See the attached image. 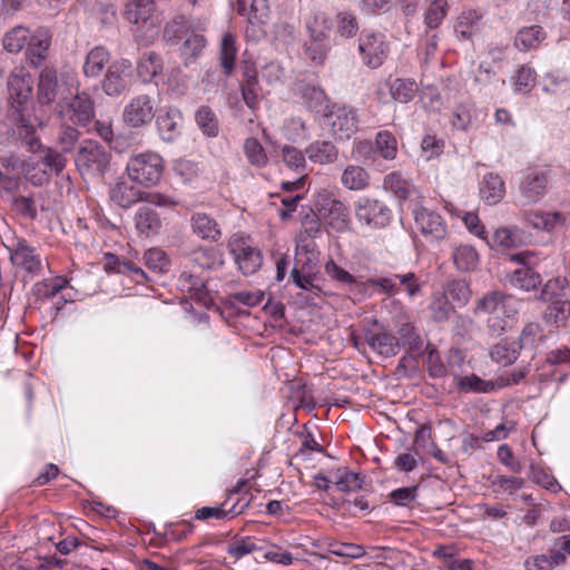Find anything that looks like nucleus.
Listing matches in <instances>:
<instances>
[{
    "instance_id": "1",
    "label": "nucleus",
    "mask_w": 570,
    "mask_h": 570,
    "mask_svg": "<svg viewBox=\"0 0 570 570\" xmlns=\"http://www.w3.org/2000/svg\"><path fill=\"white\" fill-rule=\"evenodd\" d=\"M475 314H487V325L494 334H502L508 326V318L518 313V301L501 291L484 294L475 304Z\"/></svg>"
},
{
    "instance_id": "2",
    "label": "nucleus",
    "mask_w": 570,
    "mask_h": 570,
    "mask_svg": "<svg viewBox=\"0 0 570 570\" xmlns=\"http://www.w3.org/2000/svg\"><path fill=\"white\" fill-rule=\"evenodd\" d=\"M125 14L130 23L138 26L139 37L145 42H153L158 37L164 17L155 0H129Z\"/></svg>"
},
{
    "instance_id": "3",
    "label": "nucleus",
    "mask_w": 570,
    "mask_h": 570,
    "mask_svg": "<svg viewBox=\"0 0 570 570\" xmlns=\"http://www.w3.org/2000/svg\"><path fill=\"white\" fill-rule=\"evenodd\" d=\"M126 171L131 181L147 188L153 187L161 179L164 161L156 153L138 154L128 160Z\"/></svg>"
},
{
    "instance_id": "4",
    "label": "nucleus",
    "mask_w": 570,
    "mask_h": 570,
    "mask_svg": "<svg viewBox=\"0 0 570 570\" xmlns=\"http://www.w3.org/2000/svg\"><path fill=\"white\" fill-rule=\"evenodd\" d=\"M33 80L31 75L23 68H14L7 81L9 102L12 116L23 122V110L29 104L32 92Z\"/></svg>"
},
{
    "instance_id": "5",
    "label": "nucleus",
    "mask_w": 570,
    "mask_h": 570,
    "mask_svg": "<svg viewBox=\"0 0 570 570\" xmlns=\"http://www.w3.org/2000/svg\"><path fill=\"white\" fill-rule=\"evenodd\" d=\"M75 163L82 176H102L110 164V154L97 141L86 140L75 157Z\"/></svg>"
},
{
    "instance_id": "6",
    "label": "nucleus",
    "mask_w": 570,
    "mask_h": 570,
    "mask_svg": "<svg viewBox=\"0 0 570 570\" xmlns=\"http://www.w3.org/2000/svg\"><path fill=\"white\" fill-rule=\"evenodd\" d=\"M508 259L520 265L509 277L512 286L530 292L541 285V275L534 269L538 258L533 252L523 250L510 254Z\"/></svg>"
},
{
    "instance_id": "7",
    "label": "nucleus",
    "mask_w": 570,
    "mask_h": 570,
    "mask_svg": "<svg viewBox=\"0 0 570 570\" xmlns=\"http://www.w3.org/2000/svg\"><path fill=\"white\" fill-rule=\"evenodd\" d=\"M324 118L337 140H348L357 131V118L353 108L334 104L324 114Z\"/></svg>"
},
{
    "instance_id": "8",
    "label": "nucleus",
    "mask_w": 570,
    "mask_h": 570,
    "mask_svg": "<svg viewBox=\"0 0 570 570\" xmlns=\"http://www.w3.org/2000/svg\"><path fill=\"white\" fill-rule=\"evenodd\" d=\"M358 51L362 61L371 69H376L383 65L387 58L390 46L385 41V36L381 32H363L358 39Z\"/></svg>"
},
{
    "instance_id": "9",
    "label": "nucleus",
    "mask_w": 570,
    "mask_h": 570,
    "mask_svg": "<svg viewBox=\"0 0 570 570\" xmlns=\"http://www.w3.org/2000/svg\"><path fill=\"white\" fill-rule=\"evenodd\" d=\"M132 65L127 59L114 61L102 80V90L108 96H120L130 85Z\"/></svg>"
},
{
    "instance_id": "10",
    "label": "nucleus",
    "mask_w": 570,
    "mask_h": 570,
    "mask_svg": "<svg viewBox=\"0 0 570 570\" xmlns=\"http://www.w3.org/2000/svg\"><path fill=\"white\" fill-rule=\"evenodd\" d=\"M355 215L358 222L374 227H385L392 218V212L385 204L367 197L357 200Z\"/></svg>"
},
{
    "instance_id": "11",
    "label": "nucleus",
    "mask_w": 570,
    "mask_h": 570,
    "mask_svg": "<svg viewBox=\"0 0 570 570\" xmlns=\"http://www.w3.org/2000/svg\"><path fill=\"white\" fill-rule=\"evenodd\" d=\"M320 210L324 213L326 223L337 232H345L350 226V214L345 204L336 199L328 190L318 195Z\"/></svg>"
},
{
    "instance_id": "12",
    "label": "nucleus",
    "mask_w": 570,
    "mask_h": 570,
    "mask_svg": "<svg viewBox=\"0 0 570 570\" xmlns=\"http://www.w3.org/2000/svg\"><path fill=\"white\" fill-rule=\"evenodd\" d=\"M155 117V107L150 96L141 94L132 97L125 106L122 120L132 128H140L149 124Z\"/></svg>"
},
{
    "instance_id": "13",
    "label": "nucleus",
    "mask_w": 570,
    "mask_h": 570,
    "mask_svg": "<svg viewBox=\"0 0 570 570\" xmlns=\"http://www.w3.org/2000/svg\"><path fill=\"white\" fill-rule=\"evenodd\" d=\"M364 340L372 351L382 356L390 357L400 352L399 340L376 321L371 327L365 328Z\"/></svg>"
},
{
    "instance_id": "14",
    "label": "nucleus",
    "mask_w": 570,
    "mask_h": 570,
    "mask_svg": "<svg viewBox=\"0 0 570 570\" xmlns=\"http://www.w3.org/2000/svg\"><path fill=\"white\" fill-rule=\"evenodd\" d=\"M61 114H66L73 125L86 127L95 118V102L89 94L77 92Z\"/></svg>"
},
{
    "instance_id": "15",
    "label": "nucleus",
    "mask_w": 570,
    "mask_h": 570,
    "mask_svg": "<svg viewBox=\"0 0 570 570\" xmlns=\"http://www.w3.org/2000/svg\"><path fill=\"white\" fill-rule=\"evenodd\" d=\"M414 220L420 232L431 240H441L446 235V226L442 217L424 207L413 209Z\"/></svg>"
},
{
    "instance_id": "16",
    "label": "nucleus",
    "mask_w": 570,
    "mask_h": 570,
    "mask_svg": "<svg viewBox=\"0 0 570 570\" xmlns=\"http://www.w3.org/2000/svg\"><path fill=\"white\" fill-rule=\"evenodd\" d=\"M549 170L527 169L520 183V193L528 203L538 202L546 193Z\"/></svg>"
},
{
    "instance_id": "17",
    "label": "nucleus",
    "mask_w": 570,
    "mask_h": 570,
    "mask_svg": "<svg viewBox=\"0 0 570 570\" xmlns=\"http://www.w3.org/2000/svg\"><path fill=\"white\" fill-rule=\"evenodd\" d=\"M10 259L13 265L20 267L31 276L38 275L42 271L40 256L26 240H18L14 248L11 249Z\"/></svg>"
},
{
    "instance_id": "18",
    "label": "nucleus",
    "mask_w": 570,
    "mask_h": 570,
    "mask_svg": "<svg viewBox=\"0 0 570 570\" xmlns=\"http://www.w3.org/2000/svg\"><path fill=\"white\" fill-rule=\"evenodd\" d=\"M41 153L42 155L40 156V160L37 161L38 166H42L40 169L41 176H30V179L33 184H42V181L49 179L51 174L58 175L66 167L67 159L65 158L62 151H58L51 147H46L41 149Z\"/></svg>"
},
{
    "instance_id": "19",
    "label": "nucleus",
    "mask_w": 570,
    "mask_h": 570,
    "mask_svg": "<svg viewBox=\"0 0 570 570\" xmlns=\"http://www.w3.org/2000/svg\"><path fill=\"white\" fill-rule=\"evenodd\" d=\"M190 227L193 233L203 240L215 243L222 237V229L218 222L203 212H197L191 215Z\"/></svg>"
},
{
    "instance_id": "20",
    "label": "nucleus",
    "mask_w": 570,
    "mask_h": 570,
    "mask_svg": "<svg viewBox=\"0 0 570 570\" xmlns=\"http://www.w3.org/2000/svg\"><path fill=\"white\" fill-rule=\"evenodd\" d=\"M233 253L238 268L244 275H253L261 268L263 256L258 248L238 243L233 247Z\"/></svg>"
},
{
    "instance_id": "21",
    "label": "nucleus",
    "mask_w": 570,
    "mask_h": 570,
    "mask_svg": "<svg viewBox=\"0 0 570 570\" xmlns=\"http://www.w3.org/2000/svg\"><path fill=\"white\" fill-rule=\"evenodd\" d=\"M59 94V83L57 70L51 66H46L39 73L37 99L41 105H50Z\"/></svg>"
},
{
    "instance_id": "22",
    "label": "nucleus",
    "mask_w": 570,
    "mask_h": 570,
    "mask_svg": "<svg viewBox=\"0 0 570 570\" xmlns=\"http://www.w3.org/2000/svg\"><path fill=\"white\" fill-rule=\"evenodd\" d=\"M110 199L121 208H129L144 200V191L136 188L125 179H118L109 190Z\"/></svg>"
},
{
    "instance_id": "23",
    "label": "nucleus",
    "mask_w": 570,
    "mask_h": 570,
    "mask_svg": "<svg viewBox=\"0 0 570 570\" xmlns=\"http://www.w3.org/2000/svg\"><path fill=\"white\" fill-rule=\"evenodd\" d=\"M134 222L138 234L145 237L157 235L163 225L159 214L150 206H140L135 213Z\"/></svg>"
},
{
    "instance_id": "24",
    "label": "nucleus",
    "mask_w": 570,
    "mask_h": 570,
    "mask_svg": "<svg viewBox=\"0 0 570 570\" xmlns=\"http://www.w3.org/2000/svg\"><path fill=\"white\" fill-rule=\"evenodd\" d=\"M524 218L533 228L546 232H552L566 224V216L559 212H527Z\"/></svg>"
},
{
    "instance_id": "25",
    "label": "nucleus",
    "mask_w": 570,
    "mask_h": 570,
    "mask_svg": "<svg viewBox=\"0 0 570 570\" xmlns=\"http://www.w3.org/2000/svg\"><path fill=\"white\" fill-rule=\"evenodd\" d=\"M505 194L503 179L493 173L487 174L480 183V196L488 205H495Z\"/></svg>"
},
{
    "instance_id": "26",
    "label": "nucleus",
    "mask_w": 570,
    "mask_h": 570,
    "mask_svg": "<svg viewBox=\"0 0 570 570\" xmlns=\"http://www.w3.org/2000/svg\"><path fill=\"white\" fill-rule=\"evenodd\" d=\"M569 317L570 301L567 298H557L551 301L542 313L543 322L556 327L566 326Z\"/></svg>"
},
{
    "instance_id": "27",
    "label": "nucleus",
    "mask_w": 570,
    "mask_h": 570,
    "mask_svg": "<svg viewBox=\"0 0 570 570\" xmlns=\"http://www.w3.org/2000/svg\"><path fill=\"white\" fill-rule=\"evenodd\" d=\"M306 154L311 161L320 165L333 164L338 158V149L333 142L327 140H317L309 144L306 148Z\"/></svg>"
},
{
    "instance_id": "28",
    "label": "nucleus",
    "mask_w": 570,
    "mask_h": 570,
    "mask_svg": "<svg viewBox=\"0 0 570 570\" xmlns=\"http://www.w3.org/2000/svg\"><path fill=\"white\" fill-rule=\"evenodd\" d=\"M157 128L165 141H173L180 134L181 114L177 109H168L157 117Z\"/></svg>"
},
{
    "instance_id": "29",
    "label": "nucleus",
    "mask_w": 570,
    "mask_h": 570,
    "mask_svg": "<svg viewBox=\"0 0 570 570\" xmlns=\"http://www.w3.org/2000/svg\"><path fill=\"white\" fill-rule=\"evenodd\" d=\"M50 37L45 31H38L29 39L27 59L33 68H39L47 57Z\"/></svg>"
},
{
    "instance_id": "30",
    "label": "nucleus",
    "mask_w": 570,
    "mask_h": 570,
    "mask_svg": "<svg viewBox=\"0 0 570 570\" xmlns=\"http://www.w3.org/2000/svg\"><path fill=\"white\" fill-rule=\"evenodd\" d=\"M482 14L476 10H465L459 17L455 24L456 37L461 40H470L479 30Z\"/></svg>"
},
{
    "instance_id": "31",
    "label": "nucleus",
    "mask_w": 570,
    "mask_h": 570,
    "mask_svg": "<svg viewBox=\"0 0 570 570\" xmlns=\"http://www.w3.org/2000/svg\"><path fill=\"white\" fill-rule=\"evenodd\" d=\"M383 187L385 190L391 191L400 202H405L413 194H416L415 187L396 171L385 176Z\"/></svg>"
},
{
    "instance_id": "32",
    "label": "nucleus",
    "mask_w": 570,
    "mask_h": 570,
    "mask_svg": "<svg viewBox=\"0 0 570 570\" xmlns=\"http://www.w3.org/2000/svg\"><path fill=\"white\" fill-rule=\"evenodd\" d=\"M341 183L350 190H363L370 185V175L361 166L348 165L342 173Z\"/></svg>"
},
{
    "instance_id": "33",
    "label": "nucleus",
    "mask_w": 570,
    "mask_h": 570,
    "mask_svg": "<svg viewBox=\"0 0 570 570\" xmlns=\"http://www.w3.org/2000/svg\"><path fill=\"white\" fill-rule=\"evenodd\" d=\"M190 32L188 19L183 14H178L165 24L163 38L169 45H177Z\"/></svg>"
},
{
    "instance_id": "34",
    "label": "nucleus",
    "mask_w": 570,
    "mask_h": 570,
    "mask_svg": "<svg viewBox=\"0 0 570 570\" xmlns=\"http://www.w3.org/2000/svg\"><path fill=\"white\" fill-rule=\"evenodd\" d=\"M546 38V32L540 26L522 28L518 31L514 46L521 51L537 49Z\"/></svg>"
},
{
    "instance_id": "35",
    "label": "nucleus",
    "mask_w": 570,
    "mask_h": 570,
    "mask_svg": "<svg viewBox=\"0 0 570 570\" xmlns=\"http://www.w3.org/2000/svg\"><path fill=\"white\" fill-rule=\"evenodd\" d=\"M301 97L304 104L314 112H321L323 110H328L331 106H327V97L324 90L320 87L313 85H302L299 88Z\"/></svg>"
},
{
    "instance_id": "36",
    "label": "nucleus",
    "mask_w": 570,
    "mask_h": 570,
    "mask_svg": "<svg viewBox=\"0 0 570 570\" xmlns=\"http://www.w3.org/2000/svg\"><path fill=\"white\" fill-rule=\"evenodd\" d=\"M163 70L161 57L154 52H146L137 63V72L144 82L150 81Z\"/></svg>"
},
{
    "instance_id": "37",
    "label": "nucleus",
    "mask_w": 570,
    "mask_h": 570,
    "mask_svg": "<svg viewBox=\"0 0 570 570\" xmlns=\"http://www.w3.org/2000/svg\"><path fill=\"white\" fill-rule=\"evenodd\" d=\"M453 263L458 269L470 272L476 268L479 254L471 245L462 244L456 246L452 253Z\"/></svg>"
},
{
    "instance_id": "38",
    "label": "nucleus",
    "mask_w": 570,
    "mask_h": 570,
    "mask_svg": "<svg viewBox=\"0 0 570 570\" xmlns=\"http://www.w3.org/2000/svg\"><path fill=\"white\" fill-rule=\"evenodd\" d=\"M237 55L236 39L233 33H224L220 42V66L226 76H230L235 68Z\"/></svg>"
},
{
    "instance_id": "39",
    "label": "nucleus",
    "mask_w": 570,
    "mask_h": 570,
    "mask_svg": "<svg viewBox=\"0 0 570 570\" xmlns=\"http://www.w3.org/2000/svg\"><path fill=\"white\" fill-rule=\"evenodd\" d=\"M307 31L309 40L316 42L328 43V38L332 31V21L324 13H317L313 20L307 22Z\"/></svg>"
},
{
    "instance_id": "40",
    "label": "nucleus",
    "mask_w": 570,
    "mask_h": 570,
    "mask_svg": "<svg viewBox=\"0 0 570 570\" xmlns=\"http://www.w3.org/2000/svg\"><path fill=\"white\" fill-rule=\"evenodd\" d=\"M109 60V52L104 47L92 48L87 57L83 65V72L87 77H97L102 71L105 65Z\"/></svg>"
},
{
    "instance_id": "41",
    "label": "nucleus",
    "mask_w": 570,
    "mask_h": 570,
    "mask_svg": "<svg viewBox=\"0 0 570 570\" xmlns=\"http://www.w3.org/2000/svg\"><path fill=\"white\" fill-rule=\"evenodd\" d=\"M400 348H407L410 352L421 353L423 348V338L411 323L402 324L397 330Z\"/></svg>"
},
{
    "instance_id": "42",
    "label": "nucleus",
    "mask_w": 570,
    "mask_h": 570,
    "mask_svg": "<svg viewBox=\"0 0 570 570\" xmlns=\"http://www.w3.org/2000/svg\"><path fill=\"white\" fill-rule=\"evenodd\" d=\"M206 38L203 35L191 31L185 39L180 52L185 65L193 62L206 47Z\"/></svg>"
},
{
    "instance_id": "43",
    "label": "nucleus",
    "mask_w": 570,
    "mask_h": 570,
    "mask_svg": "<svg viewBox=\"0 0 570 570\" xmlns=\"http://www.w3.org/2000/svg\"><path fill=\"white\" fill-rule=\"evenodd\" d=\"M458 389L466 393H490L497 390L495 381H484L475 374L459 377Z\"/></svg>"
},
{
    "instance_id": "44",
    "label": "nucleus",
    "mask_w": 570,
    "mask_h": 570,
    "mask_svg": "<svg viewBox=\"0 0 570 570\" xmlns=\"http://www.w3.org/2000/svg\"><path fill=\"white\" fill-rule=\"evenodd\" d=\"M375 154L382 158L392 160L397 155V141L394 135L390 131H380L375 137Z\"/></svg>"
},
{
    "instance_id": "45",
    "label": "nucleus",
    "mask_w": 570,
    "mask_h": 570,
    "mask_svg": "<svg viewBox=\"0 0 570 570\" xmlns=\"http://www.w3.org/2000/svg\"><path fill=\"white\" fill-rule=\"evenodd\" d=\"M29 30L18 26L8 31L3 37V48L11 53L20 52L29 40Z\"/></svg>"
},
{
    "instance_id": "46",
    "label": "nucleus",
    "mask_w": 570,
    "mask_h": 570,
    "mask_svg": "<svg viewBox=\"0 0 570 570\" xmlns=\"http://www.w3.org/2000/svg\"><path fill=\"white\" fill-rule=\"evenodd\" d=\"M244 154L252 166L263 168L268 163V157L262 144L253 137L245 139Z\"/></svg>"
},
{
    "instance_id": "47",
    "label": "nucleus",
    "mask_w": 570,
    "mask_h": 570,
    "mask_svg": "<svg viewBox=\"0 0 570 570\" xmlns=\"http://www.w3.org/2000/svg\"><path fill=\"white\" fill-rule=\"evenodd\" d=\"M542 327L539 323L530 322L524 325L519 336L520 350L534 351L538 346V342L542 341Z\"/></svg>"
},
{
    "instance_id": "48",
    "label": "nucleus",
    "mask_w": 570,
    "mask_h": 570,
    "mask_svg": "<svg viewBox=\"0 0 570 570\" xmlns=\"http://www.w3.org/2000/svg\"><path fill=\"white\" fill-rule=\"evenodd\" d=\"M444 295L450 301L455 302L460 306H464L471 298V289L469 284L463 279H453L446 284Z\"/></svg>"
},
{
    "instance_id": "49",
    "label": "nucleus",
    "mask_w": 570,
    "mask_h": 570,
    "mask_svg": "<svg viewBox=\"0 0 570 570\" xmlns=\"http://www.w3.org/2000/svg\"><path fill=\"white\" fill-rule=\"evenodd\" d=\"M364 478L346 469H338L335 473V485L342 492L356 491L362 488Z\"/></svg>"
},
{
    "instance_id": "50",
    "label": "nucleus",
    "mask_w": 570,
    "mask_h": 570,
    "mask_svg": "<svg viewBox=\"0 0 570 570\" xmlns=\"http://www.w3.org/2000/svg\"><path fill=\"white\" fill-rule=\"evenodd\" d=\"M390 92L394 100L405 104L414 98L416 83L411 80L397 78L391 82Z\"/></svg>"
},
{
    "instance_id": "51",
    "label": "nucleus",
    "mask_w": 570,
    "mask_h": 570,
    "mask_svg": "<svg viewBox=\"0 0 570 570\" xmlns=\"http://www.w3.org/2000/svg\"><path fill=\"white\" fill-rule=\"evenodd\" d=\"M196 122L204 134L215 137L218 134V120L216 115L208 106H202L196 111Z\"/></svg>"
},
{
    "instance_id": "52",
    "label": "nucleus",
    "mask_w": 570,
    "mask_h": 570,
    "mask_svg": "<svg viewBox=\"0 0 570 570\" xmlns=\"http://www.w3.org/2000/svg\"><path fill=\"white\" fill-rule=\"evenodd\" d=\"M240 90L246 106L254 110L257 107L261 95L258 78L247 75V79H242Z\"/></svg>"
},
{
    "instance_id": "53",
    "label": "nucleus",
    "mask_w": 570,
    "mask_h": 570,
    "mask_svg": "<svg viewBox=\"0 0 570 570\" xmlns=\"http://www.w3.org/2000/svg\"><path fill=\"white\" fill-rule=\"evenodd\" d=\"M284 164L298 174L305 170L306 159L302 150L294 146L285 145L281 150Z\"/></svg>"
},
{
    "instance_id": "54",
    "label": "nucleus",
    "mask_w": 570,
    "mask_h": 570,
    "mask_svg": "<svg viewBox=\"0 0 570 570\" xmlns=\"http://www.w3.org/2000/svg\"><path fill=\"white\" fill-rule=\"evenodd\" d=\"M430 308L433 320L439 323L449 320L450 315L454 312V307L448 298V295L443 293L434 296Z\"/></svg>"
},
{
    "instance_id": "55",
    "label": "nucleus",
    "mask_w": 570,
    "mask_h": 570,
    "mask_svg": "<svg viewBox=\"0 0 570 570\" xmlns=\"http://www.w3.org/2000/svg\"><path fill=\"white\" fill-rule=\"evenodd\" d=\"M448 3L445 0H434L424 14V22L430 29L438 28L445 18Z\"/></svg>"
},
{
    "instance_id": "56",
    "label": "nucleus",
    "mask_w": 570,
    "mask_h": 570,
    "mask_svg": "<svg viewBox=\"0 0 570 570\" xmlns=\"http://www.w3.org/2000/svg\"><path fill=\"white\" fill-rule=\"evenodd\" d=\"M490 356L492 361L503 366L511 365L519 357V352L509 346L508 343H498L492 346Z\"/></svg>"
},
{
    "instance_id": "57",
    "label": "nucleus",
    "mask_w": 570,
    "mask_h": 570,
    "mask_svg": "<svg viewBox=\"0 0 570 570\" xmlns=\"http://www.w3.org/2000/svg\"><path fill=\"white\" fill-rule=\"evenodd\" d=\"M68 285V279L63 276H56L50 279L37 283L36 293L42 297L50 298L56 296Z\"/></svg>"
},
{
    "instance_id": "58",
    "label": "nucleus",
    "mask_w": 570,
    "mask_h": 570,
    "mask_svg": "<svg viewBox=\"0 0 570 570\" xmlns=\"http://www.w3.org/2000/svg\"><path fill=\"white\" fill-rule=\"evenodd\" d=\"M109 259H112L114 263L112 265H110L109 262L106 265L107 268H110L118 274L131 273L135 276L137 283H141L144 279H146L145 272L140 267L136 266L134 263L120 261L114 255H109Z\"/></svg>"
},
{
    "instance_id": "59",
    "label": "nucleus",
    "mask_w": 570,
    "mask_h": 570,
    "mask_svg": "<svg viewBox=\"0 0 570 570\" xmlns=\"http://www.w3.org/2000/svg\"><path fill=\"white\" fill-rule=\"evenodd\" d=\"M80 138V131L71 125H62L58 134V145L62 153H70Z\"/></svg>"
},
{
    "instance_id": "60",
    "label": "nucleus",
    "mask_w": 570,
    "mask_h": 570,
    "mask_svg": "<svg viewBox=\"0 0 570 570\" xmlns=\"http://www.w3.org/2000/svg\"><path fill=\"white\" fill-rule=\"evenodd\" d=\"M337 32L344 38H352L358 31V22L355 14L351 12H340L336 16Z\"/></svg>"
},
{
    "instance_id": "61",
    "label": "nucleus",
    "mask_w": 570,
    "mask_h": 570,
    "mask_svg": "<svg viewBox=\"0 0 570 570\" xmlns=\"http://www.w3.org/2000/svg\"><path fill=\"white\" fill-rule=\"evenodd\" d=\"M190 262L203 269H212L222 262L217 261L215 250L198 248L190 255Z\"/></svg>"
},
{
    "instance_id": "62",
    "label": "nucleus",
    "mask_w": 570,
    "mask_h": 570,
    "mask_svg": "<svg viewBox=\"0 0 570 570\" xmlns=\"http://www.w3.org/2000/svg\"><path fill=\"white\" fill-rule=\"evenodd\" d=\"M394 278L400 286V289L404 287L410 297H414L421 293L422 284L414 273L407 272L404 274H394Z\"/></svg>"
},
{
    "instance_id": "63",
    "label": "nucleus",
    "mask_w": 570,
    "mask_h": 570,
    "mask_svg": "<svg viewBox=\"0 0 570 570\" xmlns=\"http://www.w3.org/2000/svg\"><path fill=\"white\" fill-rule=\"evenodd\" d=\"M291 278L298 288L307 291L314 296L320 295L321 287L314 283L312 275H305L298 268L294 267L291 271Z\"/></svg>"
},
{
    "instance_id": "64",
    "label": "nucleus",
    "mask_w": 570,
    "mask_h": 570,
    "mask_svg": "<svg viewBox=\"0 0 570 570\" xmlns=\"http://www.w3.org/2000/svg\"><path fill=\"white\" fill-rule=\"evenodd\" d=\"M530 371L529 365L521 366L519 368L513 370L511 373L499 375L495 381L497 389H503L510 385L519 384Z\"/></svg>"
}]
</instances>
